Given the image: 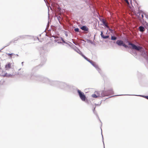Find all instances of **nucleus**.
Masks as SVG:
<instances>
[{"label": "nucleus", "instance_id": "obj_1", "mask_svg": "<svg viewBox=\"0 0 148 148\" xmlns=\"http://www.w3.org/2000/svg\"><path fill=\"white\" fill-rule=\"evenodd\" d=\"M97 97H103L113 95L114 91L112 88H110L108 90H102L100 92H97Z\"/></svg>", "mask_w": 148, "mask_h": 148}, {"label": "nucleus", "instance_id": "obj_2", "mask_svg": "<svg viewBox=\"0 0 148 148\" xmlns=\"http://www.w3.org/2000/svg\"><path fill=\"white\" fill-rule=\"evenodd\" d=\"M58 84L57 87L64 90H68L71 88V86L66 83L62 82L59 81L56 82Z\"/></svg>", "mask_w": 148, "mask_h": 148}, {"label": "nucleus", "instance_id": "obj_3", "mask_svg": "<svg viewBox=\"0 0 148 148\" xmlns=\"http://www.w3.org/2000/svg\"><path fill=\"white\" fill-rule=\"evenodd\" d=\"M42 76L36 73L32 75L31 74L29 75V77L30 79L33 82L36 81L40 82Z\"/></svg>", "mask_w": 148, "mask_h": 148}, {"label": "nucleus", "instance_id": "obj_4", "mask_svg": "<svg viewBox=\"0 0 148 148\" xmlns=\"http://www.w3.org/2000/svg\"><path fill=\"white\" fill-rule=\"evenodd\" d=\"M77 92L81 100L87 103H88V101L84 93L78 89H77Z\"/></svg>", "mask_w": 148, "mask_h": 148}, {"label": "nucleus", "instance_id": "obj_5", "mask_svg": "<svg viewBox=\"0 0 148 148\" xmlns=\"http://www.w3.org/2000/svg\"><path fill=\"white\" fill-rule=\"evenodd\" d=\"M136 47H139L138 48L139 49H135L137 51H139L141 53V55L145 58V57L147 56V54L145 50L142 47L138 45H137Z\"/></svg>", "mask_w": 148, "mask_h": 148}, {"label": "nucleus", "instance_id": "obj_6", "mask_svg": "<svg viewBox=\"0 0 148 148\" xmlns=\"http://www.w3.org/2000/svg\"><path fill=\"white\" fill-rule=\"evenodd\" d=\"M123 40L125 43H127L129 46H130L131 47H132L133 49H139L138 48L139 47H136V45L129 42L127 38H124Z\"/></svg>", "mask_w": 148, "mask_h": 148}, {"label": "nucleus", "instance_id": "obj_7", "mask_svg": "<svg viewBox=\"0 0 148 148\" xmlns=\"http://www.w3.org/2000/svg\"><path fill=\"white\" fill-rule=\"evenodd\" d=\"M116 43L119 46H123L125 48H130L131 47L130 46H127L125 45L123 42V41L121 40H117Z\"/></svg>", "mask_w": 148, "mask_h": 148}, {"label": "nucleus", "instance_id": "obj_8", "mask_svg": "<svg viewBox=\"0 0 148 148\" xmlns=\"http://www.w3.org/2000/svg\"><path fill=\"white\" fill-rule=\"evenodd\" d=\"M122 95H135V96H139L140 97L144 98L147 99V100H148V95H113V96H111L109 97H108V98H106V99H108L109 98L112 97H114V96H122Z\"/></svg>", "mask_w": 148, "mask_h": 148}, {"label": "nucleus", "instance_id": "obj_9", "mask_svg": "<svg viewBox=\"0 0 148 148\" xmlns=\"http://www.w3.org/2000/svg\"><path fill=\"white\" fill-rule=\"evenodd\" d=\"M41 80L40 82L46 84H49L50 80V79H49V78L44 77L43 76H42Z\"/></svg>", "mask_w": 148, "mask_h": 148}, {"label": "nucleus", "instance_id": "obj_10", "mask_svg": "<svg viewBox=\"0 0 148 148\" xmlns=\"http://www.w3.org/2000/svg\"><path fill=\"white\" fill-rule=\"evenodd\" d=\"M58 82L59 81H53L50 80L49 84L51 86H55L57 87L58 84L56 82Z\"/></svg>", "mask_w": 148, "mask_h": 148}, {"label": "nucleus", "instance_id": "obj_11", "mask_svg": "<svg viewBox=\"0 0 148 148\" xmlns=\"http://www.w3.org/2000/svg\"><path fill=\"white\" fill-rule=\"evenodd\" d=\"M44 61L43 62H42L40 64L36 66L35 67L33 68V70L35 71L36 70L38 69L39 68V67L42 66L45 63L46 60V59L45 58H44Z\"/></svg>", "mask_w": 148, "mask_h": 148}, {"label": "nucleus", "instance_id": "obj_12", "mask_svg": "<svg viewBox=\"0 0 148 148\" xmlns=\"http://www.w3.org/2000/svg\"><path fill=\"white\" fill-rule=\"evenodd\" d=\"M30 37L31 38H32L33 37V36H31V35H22L21 36H19L18 37V38L19 39L20 38H21V39H24L26 38V37Z\"/></svg>", "mask_w": 148, "mask_h": 148}, {"label": "nucleus", "instance_id": "obj_13", "mask_svg": "<svg viewBox=\"0 0 148 148\" xmlns=\"http://www.w3.org/2000/svg\"><path fill=\"white\" fill-rule=\"evenodd\" d=\"M80 28L82 30L89 32V29L86 25H83L80 27Z\"/></svg>", "mask_w": 148, "mask_h": 148}, {"label": "nucleus", "instance_id": "obj_14", "mask_svg": "<svg viewBox=\"0 0 148 148\" xmlns=\"http://www.w3.org/2000/svg\"><path fill=\"white\" fill-rule=\"evenodd\" d=\"M101 33L100 34V36L103 39H106L108 38L109 37V35H106L105 36L103 34V32L102 31H101Z\"/></svg>", "mask_w": 148, "mask_h": 148}, {"label": "nucleus", "instance_id": "obj_15", "mask_svg": "<svg viewBox=\"0 0 148 148\" xmlns=\"http://www.w3.org/2000/svg\"><path fill=\"white\" fill-rule=\"evenodd\" d=\"M100 21L102 22L103 23V25L104 26L106 27V28H108V25L105 22V21L103 19H101L99 18Z\"/></svg>", "mask_w": 148, "mask_h": 148}, {"label": "nucleus", "instance_id": "obj_16", "mask_svg": "<svg viewBox=\"0 0 148 148\" xmlns=\"http://www.w3.org/2000/svg\"><path fill=\"white\" fill-rule=\"evenodd\" d=\"M11 63L8 62L5 65V68L6 70H8L11 68Z\"/></svg>", "mask_w": 148, "mask_h": 148}, {"label": "nucleus", "instance_id": "obj_17", "mask_svg": "<svg viewBox=\"0 0 148 148\" xmlns=\"http://www.w3.org/2000/svg\"><path fill=\"white\" fill-rule=\"evenodd\" d=\"M95 68H96L98 66L96 64L95 62H93L91 60L90 62H89Z\"/></svg>", "mask_w": 148, "mask_h": 148}, {"label": "nucleus", "instance_id": "obj_18", "mask_svg": "<svg viewBox=\"0 0 148 148\" xmlns=\"http://www.w3.org/2000/svg\"><path fill=\"white\" fill-rule=\"evenodd\" d=\"M138 28L139 29V31L141 32H143L145 30L144 27L142 26L139 27Z\"/></svg>", "mask_w": 148, "mask_h": 148}, {"label": "nucleus", "instance_id": "obj_19", "mask_svg": "<svg viewBox=\"0 0 148 148\" xmlns=\"http://www.w3.org/2000/svg\"><path fill=\"white\" fill-rule=\"evenodd\" d=\"M75 50L76 51L77 53H78L80 55H81L82 56V55H83L84 54L82 53L81 51L79 49H77V50H76L75 49Z\"/></svg>", "mask_w": 148, "mask_h": 148}, {"label": "nucleus", "instance_id": "obj_20", "mask_svg": "<svg viewBox=\"0 0 148 148\" xmlns=\"http://www.w3.org/2000/svg\"><path fill=\"white\" fill-rule=\"evenodd\" d=\"M96 70L98 71L99 73L100 74H101L102 72L101 71V69L99 68V66H98L97 67L95 68Z\"/></svg>", "mask_w": 148, "mask_h": 148}, {"label": "nucleus", "instance_id": "obj_21", "mask_svg": "<svg viewBox=\"0 0 148 148\" xmlns=\"http://www.w3.org/2000/svg\"><path fill=\"white\" fill-rule=\"evenodd\" d=\"M96 70L98 71L99 73L100 74H101L102 72L101 71V69L99 68V66H98L97 67L95 68Z\"/></svg>", "mask_w": 148, "mask_h": 148}, {"label": "nucleus", "instance_id": "obj_22", "mask_svg": "<svg viewBox=\"0 0 148 148\" xmlns=\"http://www.w3.org/2000/svg\"><path fill=\"white\" fill-rule=\"evenodd\" d=\"M83 58H84L88 62H90L91 61V60L88 58L86 57L84 54L83 55H82V56Z\"/></svg>", "mask_w": 148, "mask_h": 148}, {"label": "nucleus", "instance_id": "obj_23", "mask_svg": "<svg viewBox=\"0 0 148 148\" xmlns=\"http://www.w3.org/2000/svg\"><path fill=\"white\" fill-rule=\"evenodd\" d=\"M117 39V38L115 36L113 35H111V39L112 40H116Z\"/></svg>", "mask_w": 148, "mask_h": 148}, {"label": "nucleus", "instance_id": "obj_24", "mask_svg": "<svg viewBox=\"0 0 148 148\" xmlns=\"http://www.w3.org/2000/svg\"><path fill=\"white\" fill-rule=\"evenodd\" d=\"M95 106L94 107V109L93 110V112L96 115H97L98 117V118H99V117H98V115H97V113L95 111ZM99 120H100V122L101 123V120L99 119Z\"/></svg>", "mask_w": 148, "mask_h": 148}, {"label": "nucleus", "instance_id": "obj_25", "mask_svg": "<svg viewBox=\"0 0 148 148\" xmlns=\"http://www.w3.org/2000/svg\"><path fill=\"white\" fill-rule=\"evenodd\" d=\"M108 30L110 32L113 34H114V30L112 29H111V28H108Z\"/></svg>", "mask_w": 148, "mask_h": 148}, {"label": "nucleus", "instance_id": "obj_26", "mask_svg": "<svg viewBox=\"0 0 148 148\" xmlns=\"http://www.w3.org/2000/svg\"><path fill=\"white\" fill-rule=\"evenodd\" d=\"M19 39L18 38V37L17 38H15L13 40H13V42L14 43H16V41H17Z\"/></svg>", "mask_w": 148, "mask_h": 148}, {"label": "nucleus", "instance_id": "obj_27", "mask_svg": "<svg viewBox=\"0 0 148 148\" xmlns=\"http://www.w3.org/2000/svg\"><path fill=\"white\" fill-rule=\"evenodd\" d=\"M69 43H71V44H72V45H73V44H72L71 42H70L69 41H67V42H66V41H65L64 43H65V44H67V45H69V47H71V45L70 44H69Z\"/></svg>", "mask_w": 148, "mask_h": 148}, {"label": "nucleus", "instance_id": "obj_28", "mask_svg": "<svg viewBox=\"0 0 148 148\" xmlns=\"http://www.w3.org/2000/svg\"><path fill=\"white\" fill-rule=\"evenodd\" d=\"M74 31L76 32H79V29L78 27H76L74 29Z\"/></svg>", "mask_w": 148, "mask_h": 148}, {"label": "nucleus", "instance_id": "obj_29", "mask_svg": "<svg viewBox=\"0 0 148 148\" xmlns=\"http://www.w3.org/2000/svg\"><path fill=\"white\" fill-rule=\"evenodd\" d=\"M13 42V40H11L10 42H9L7 44V45H6L5 46H4V48L5 47H6L7 46H8L12 42Z\"/></svg>", "mask_w": 148, "mask_h": 148}, {"label": "nucleus", "instance_id": "obj_30", "mask_svg": "<svg viewBox=\"0 0 148 148\" xmlns=\"http://www.w3.org/2000/svg\"><path fill=\"white\" fill-rule=\"evenodd\" d=\"M102 74L100 75H101V76L103 77V78H104L106 77V76L105 74L104 73H103V72H102Z\"/></svg>", "mask_w": 148, "mask_h": 148}, {"label": "nucleus", "instance_id": "obj_31", "mask_svg": "<svg viewBox=\"0 0 148 148\" xmlns=\"http://www.w3.org/2000/svg\"><path fill=\"white\" fill-rule=\"evenodd\" d=\"M92 96L93 98H97V95L95 94H92Z\"/></svg>", "mask_w": 148, "mask_h": 148}, {"label": "nucleus", "instance_id": "obj_32", "mask_svg": "<svg viewBox=\"0 0 148 148\" xmlns=\"http://www.w3.org/2000/svg\"><path fill=\"white\" fill-rule=\"evenodd\" d=\"M7 54L8 56H10V58H11L12 57V55H13V54H14L13 53H8Z\"/></svg>", "mask_w": 148, "mask_h": 148}, {"label": "nucleus", "instance_id": "obj_33", "mask_svg": "<svg viewBox=\"0 0 148 148\" xmlns=\"http://www.w3.org/2000/svg\"><path fill=\"white\" fill-rule=\"evenodd\" d=\"M57 19H58V21H59V23L60 24L61 23L60 22V19H61V18L60 16H57Z\"/></svg>", "mask_w": 148, "mask_h": 148}, {"label": "nucleus", "instance_id": "obj_34", "mask_svg": "<svg viewBox=\"0 0 148 148\" xmlns=\"http://www.w3.org/2000/svg\"><path fill=\"white\" fill-rule=\"evenodd\" d=\"M8 74L7 73H5L4 75H3V74L2 75V76H3L4 77H7V76L8 75Z\"/></svg>", "mask_w": 148, "mask_h": 148}, {"label": "nucleus", "instance_id": "obj_35", "mask_svg": "<svg viewBox=\"0 0 148 148\" xmlns=\"http://www.w3.org/2000/svg\"><path fill=\"white\" fill-rule=\"evenodd\" d=\"M44 51V50H43L41 51V52L40 53V55L42 56L43 57V53L42 52H43Z\"/></svg>", "mask_w": 148, "mask_h": 148}, {"label": "nucleus", "instance_id": "obj_36", "mask_svg": "<svg viewBox=\"0 0 148 148\" xmlns=\"http://www.w3.org/2000/svg\"><path fill=\"white\" fill-rule=\"evenodd\" d=\"M64 33L66 36L67 37L68 36L67 32L66 31H64Z\"/></svg>", "mask_w": 148, "mask_h": 148}, {"label": "nucleus", "instance_id": "obj_37", "mask_svg": "<svg viewBox=\"0 0 148 148\" xmlns=\"http://www.w3.org/2000/svg\"><path fill=\"white\" fill-rule=\"evenodd\" d=\"M101 135H102V136L103 142V145H104V148H105L104 142V141H103V135H102V132H101Z\"/></svg>", "mask_w": 148, "mask_h": 148}, {"label": "nucleus", "instance_id": "obj_38", "mask_svg": "<svg viewBox=\"0 0 148 148\" xmlns=\"http://www.w3.org/2000/svg\"><path fill=\"white\" fill-rule=\"evenodd\" d=\"M102 101V100L100 102V103L99 104H97L95 103V105L96 106H100L101 104Z\"/></svg>", "mask_w": 148, "mask_h": 148}, {"label": "nucleus", "instance_id": "obj_39", "mask_svg": "<svg viewBox=\"0 0 148 148\" xmlns=\"http://www.w3.org/2000/svg\"><path fill=\"white\" fill-rule=\"evenodd\" d=\"M12 76V75L11 74H8V75L7 76V77H11Z\"/></svg>", "mask_w": 148, "mask_h": 148}, {"label": "nucleus", "instance_id": "obj_40", "mask_svg": "<svg viewBox=\"0 0 148 148\" xmlns=\"http://www.w3.org/2000/svg\"><path fill=\"white\" fill-rule=\"evenodd\" d=\"M145 58L148 61V56H147L145 57Z\"/></svg>", "mask_w": 148, "mask_h": 148}, {"label": "nucleus", "instance_id": "obj_41", "mask_svg": "<svg viewBox=\"0 0 148 148\" xmlns=\"http://www.w3.org/2000/svg\"><path fill=\"white\" fill-rule=\"evenodd\" d=\"M58 10H59L60 11H61V8H60V7H58Z\"/></svg>", "mask_w": 148, "mask_h": 148}, {"label": "nucleus", "instance_id": "obj_42", "mask_svg": "<svg viewBox=\"0 0 148 148\" xmlns=\"http://www.w3.org/2000/svg\"><path fill=\"white\" fill-rule=\"evenodd\" d=\"M62 45H64V44H63V43H64V42H65V41L64 40V39L62 40Z\"/></svg>", "mask_w": 148, "mask_h": 148}, {"label": "nucleus", "instance_id": "obj_43", "mask_svg": "<svg viewBox=\"0 0 148 148\" xmlns=\"http://www.w3.org/2000/svg\"><path fill=\"white\" fill-rule=\"evenodd\" d=\"M141 14V17L142 18H144V14Z\"/></svg>", "mask_w": 148, "mask_h": 148}, {"label": "nucleus", "instance_id": "obj_44", "mask_svg": "<svg viewBox=\"0 0 148 148\" xmlns=\"http://www.w3.org/2000/svg\"><path fill=\"white\" fill-rule=\"evenodd\" d=\"M145 17L148 19V16L146 14H145Z\"/></svg>", "mask_w": 148, "mask_h": 148}, {"label": "nucleus", "instance_id": "obj_45", "mask_svg": "<svg viewBox=\"0 0 148 148\" xmlns=\"http://www.w3.org/2000/svg\"><path fill=\"white\" fill-rule=\"evenodd\" d=\"M91 40H90L89 39H87V42H89V43H90V41H91Z\"/></svg>", "mask_w": 148, "mask_h": 148}, {"label": "nucleus", "instance_id": "obj_46", "mask_svg": "<svg viewBox=\"0 0 148 148\" xmlns=\"http://www.w3.org/2000/svg\"><path fill=\"white\" fill-rule=\"evenodd\" d=\"M54 41H55V42H58V40H57V39H55V40H54Z\"/></svg>", "mask_w": 148, "mask_h": 148}, {"label": "nucleus", "instance_id": "obj_47", "mask_svg": "<svg viewBox=\"0 0 148 148\" xmlns=\"http://www.w3.org/2000/svg\"><path fill=\"white\" fill-rule=\"evenodd\" d=\"M58 44H62V43L61 42H60V41H58Z\"/></svg>", "mask_w": 148, "mask_h": 148}, {"label": "nucleus", "instance_id": "obj_48", "mask_svg": "<svg viewBox=\"0 0 148 148\" xmlns=\"http://www.w3.org/2000/svg\"><path fill=\"white\" fill-rule=\"evenodd\" d=\"M49 8H48V18L49 17Z\"/></svg>", "mask_w": 148, "mask_h": 148}, {"label": "nucleus", "instance_id": "obj_49", "mask_svg": "<svg viewBox=\"0 0 148 148\" xmlns=\"http://www.w3.org/2000/svg\"><path fill=\"white\" fill-rule=\"evenodd\" d=\"M90 43H91V44H93V42L92 40H91L90 41Z\"/></svg>", "mask_w": 148, "mask_h": 148}, {"label": "nucleus", "instance_id": "obj_50", "mask_svg": "<svg viewBox=\"0 0 148 148\" xmlns=\"http://www.w3.org/2000/svg\"><path fill=\"white\" fill-rule=\"evenodd\" d=\"M60 39H61V40H62L64 39L62 37H60Z\"/></svg>", "mask_w": 148, "mask_h": 148}, {"label": "nucleus", "instance_id": "obj_51", "mask_svg": "<svg viewBox=\"0 0 148 148\" xmlns=\"http://www.w3.org/2000/svg\"><path fill=\"white\" fill-rule=\"evenodd\" d=\"M137 14H139V16H140V13H139L138 12V13H137Z\"/></svg>", "mask_w": 148, "mask_h": 148}, {"label": "nucleus", "instance_id": "obj_52", "mask_svg": "<svg viewBox=\"0 0 148 148\" xmlns=\"http://www.w3.org/2000/svg\"><path fill=\"white\" fill-rule=\"evenodd\" d=\"M4 48V47L3 48H2L0 50V52H1V50H2Z\"/></svg>", "mask_w": 148, "mask_h": 148}, {"label": "nucleus", "instance_id": "obj_53", "mask_svg": "<svg viewBox=\"0 0 148 148\" xmlns=\"http://www.w3.org/2000/svg\"><path fill=\"white\" fill-rule=\"evenodd\" d=\"M73 43L74 44H75V45H76V43L74 42H73Z\"/></svg>", "mask_w": 148, "mask_h": 148}, {"label": "nucleus", "instance_id": "obj_54", "mask_svg": "<svg viewBox=\"0 0 148 148\" xmlns=\"http://www.w3.org/2000/svg\"><path fill=\"white\" fill-rule=\"evenodd\" d=\"M146 25L147 26H148V23H147V24H146Z\"/></svg>", "mask_w": 148, "mask_h": 148}, {"label": "nucleus", "instance_id": "obj_55", "mask_svg": "<svg viewBox=\"0 0 148 148\" xmlns=\"http://www.w3.org/2000/svg\"><path fill=\"white\" fill-rule=\"evenodd\" d=\"M93 44V45H95V43H94L93 42V44Z\"/></svg>", "mask_w": 148, "mask_h": 148}, {"label": "nucleus", "instance_id": "obj_56", "mask_svg": "<svg viewBox=\"0 0 148 148\" xmlns=\"http://www.w3.org/2000/svg\"><path fill=\"white\" fill-rule=\"evenodd\" d=\"M37 38L38 39V40H39V39L38 38V37H37Z\"/></svg>", "mask_w": 148, "mask_h": 148}, {"label": "nucleus", "instance_id": "obj_57", "mask_svg": "<svg viewBox=\"0 0 148 148\" xmlns=\"http://www.w3.org/2000/svg\"><path fill=\"white\" fill-rule=\"evenodd\" d=\"M133 0L134 1H135V3H137L136 1H135V0Z\"/></svg>", "mask_w": 148, "mask_h": 148}, {"label": "nucleus", "instance_id": "obj_58", "mask_svg": "<svg viewBox=\"0 0 148 148\" xmlns=\"http://www.w3.org/2000/svg\"><path fill=\"white\" fill-rule=\"evenodd\" d=\"M23 62H22V63H21V64H22V65H23Z\"/></svg>", "mask_w": 148, "mask_h": 148}, {"label": "nucleus", "instance_id": "obj_59", "mask_svg": "<svg viewBox=\"0 0 148 148\" xmlns=\"http://www.w3.org/2000/svg\"><path fill=\"white\" fill-rule=\"evenodd\" d=\"M134 54H135L136 55V52H134Z\"/></svg>", "mask_w": 148, "mask_h": 148}, {"label": "nucleus", "instance_id": "obj_60", "mask_svg": "<svg viewBox=\"0 0 148 148\" xmlns=\"http://www.w3.org/2000/svg\"><path fill=\"white\" fill-rule=\"evenodd\" d=\"M16 55L17 56H18V55L17 54H16Z\"/></svg>", "mask_w": 148, "mask_h": 148}, {"label": "nucleus", "instance_id": "obj_61", "mask_svg": "<svg viewBox=\"0 0 148 148\" xmlns=\"http://www.w3.org/2000/svg\"><path fill=\"white\" fill-rule=\"evenodd\" d=\"M130 0V1L131 2H132V0Z\"/></svg>", "mask_w": 148, "mask_h": 148}, {"label": "nucleus", "instance_id": "obj_62", "mask_svg": "<svg viewBox=\"0 0 148 148\" xmlns=\"http://www.w3.org/2000/svg\"><path fill=\"white\" fill-rule=\"evenodd\" d=\"M44 1H45V0H44Z\"/></svg>", "mask_w": 148, "mask_h": 148}]
</instances>
